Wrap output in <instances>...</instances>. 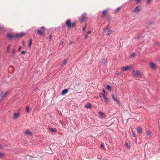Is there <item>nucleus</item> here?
I'll use <instances>...</instances> for the list:
<instances>
[{"label": "nucleus", "mask_w": 160, "mask_h": 160, "mask_svg": "<svg viewBox=\"0 0 160 160\" xmlns=\"http://www.w3.org/2000/svg\"><path fill=\"white\" fill-rule=\"evenodd\" d=\"M132 72L134 76L138 77L140 78L142 77L141 73L140 72L138 71L132 70Z\"/></svg>", "instance_id": "1"}, {"label": "nucleus", "mask_w": 160, "mask_h": 160, "mask_svg": "<svg viewBox=\"0 0 160 160\" xmlns=\"http://www.w3.org/2000/svg\"><path fill=\"white\" fill-rule=\"evenodd\" d=\"M41 29L42 30H37V32L38 34L42 35H44V32L45 31V27L44 26H42L41 27Z\"/></svg>", "instance_id": "2"}, {"label": "nucleus", "mask_w": 160, "mask_h": 160, "mask_svg": "<svg viewBox=\"0 0 160 160\" xmlns=\"http://www.w3.org/2000/svg\"><path fill=\"white\" fill-rule=\"evenodd\" d=\"M132 67L131 66H126L123 67L121 68V70L122 71H125L128 70L132 68Z\"/></svg>", "instance_id": "3"}, {"label": "nucleus", "mask_w": 160, "mask_h": 160, "mask_svg": "<svg viewBox=\"0 0 160 160\" xmlns=\"http://www.w3.org/2000/svg\"><path fill=\"white\" fill-rule=\"evenodd\" d=\"M65 24L67 26L69 29L71 28L72 27V23L71 21L70 20H67Z\"/></svg>", "instance_id": "4"}, {"label": "nucleus", "mask_w": 160, "mask_h": 160, "mask_svg": "<svg viewBox=\"0 0 160 160\" xmlns=\"http://www.w3.org/2000/svg\"><path fill=\"white\" fill-rule=\"evenodd\" d=\"M140 11V8L138 6H137L133 10V12L136 13L138 14Z\"/></svg>", "instance_id": "5"}, {"label": "nucleus", "mask_w": 160, "mask_h": 160, "mask_svg": "<svg viewBox=\"0 0 160 160\" xmlns=\"http://www.w3.org/2000/svg\"><path fill=\"white\" fill-rule=\"evenodd\" d=\"M100 97L101 98H103L105 100L107 101H108V98L106 97V96L103 94L102 93H100L99 94Z\"/></svg>", "instance_id": "6"}, {"label": "nucleus", "mask_w": 160, "mask_h": 160, "mask_svg": "<svg viewBox=\"0 0 160 160\" xmlns=\"http://www.w3.org/2000/svg\"><path fill=\"white\" fill-rule=\"evenodd\" d=\"M150 68L152 69H154L156 68V64L152 62H150Z\"/></svg>", "instance_id": "7"}, {"label": "nucleus", "mask_w": 160, "mask_h": 160, "mask_svg": "<svg viewBox=\"0 0 160 160\" xmlns=\"http://www.w3.org/2000/svg\"><path fill=\"white\" fill-rule=\"evenodd\" d=\"M24 133L26 135H29L30 136H32L33 135V133L31 132L29 130H27L25 131L24 132Z\"/></svg>", "instance_id": "8"}, {"label": "nucleus", "mask_w": 160, "mask_h": 160, "mask_svg": "<svg viewBox=\"0 0 160 160\" xmlns=\"http://www.w3.org/2000/svg\"><path fill=\"white\" fill-rule=\"evenodd\" d=\"M24 35V34L23 33H20L19 34H16L14 37V38H18L22 36H23Z\"/></svg>", "instance_id": "9"}, {"label": "nucleus", "mask_w": 160, "mask_h": 160, "mask_svg": "<svg viewBox=\"0 0 160 160\" xmlns=\"http://www.w3.org/2000/svg\"><path fill=\"white\" fill-rule=\"evenodd\" d=\"M7 38L11 40L12 38H14V37L11 33H8L7 35Z\"/></svg>", "instance_id": "10"}, {"label": "nucleus", "mask_w": 160, "mask_h": 160, "mask_svg": "<svg viewBox=\"0 0 160 160\" xmlns=\"http://www.w3.org/2000/svg\"><path fill=\"white\" fill-rule=\"evenodd\" d=\"M112 97L115 101L117 102L118 104H120V101L118 100L117 98L115 97V95L114 94H112Z\"/></svg>", "instance_id": "11"}, {"label": "nucleus", "mask_w": 160, "mask_h": 160, "mask_svg": "<svg viewBox=\"0 0 160 160\" xmlns=\"http://www.w3.org/2000/svg\"><path fill=\"white\" fill-rule=\"evenodd\" d=\"M86 14H82L81 16V20L82 21H84L86 18Z\"/></svg>", "instance_id": "12"}, {"label": "nucleus", "mask_w": 160, "mask_h": 160, "mask_svg": "<svg viewBox=\"0 0 160 160\" xmlns=\"http://www.w3.org/2000/svg\"><path fill=\"white\" fill-rule=\"evenodd\" d=\"M5 158V154L3 152H0V159H3Z\"/></svg>", "instance_id": "13"}, {"label": "nucleus", "mask_w": 160, "mask_h": 160, "mask_svg": "<svg viewBox=\"0 0 160 160\" xmlns=\"http://www.w3.org/2000/svg\"><path fill=\"white\" fill-rule=\"evenodd\" d=\"M68 92V89H65L62 91L61 94L62 95H65Z\"/></svg>", "instance_id": "14"}, {"label": "nucleus", "mask_w": 160, "mask_h": 160, "mask_svg": "<svg viewBox=\"0 0 160 160\" xmlns=\"http://www.w3.org/2000/svg\"><path fill=\"white\" fill-rule=\"evenodd\" d=\"M19 115L18 112H16L14 114V117L15 119L19 117Z\"/></svg>", "instance_id": "15"}, {"label": "nucleus", "mask_w": 160, "mask_h": 160, "mask_svg": "<svg viewBox=\"0 0 160 160\" xmlns=\"http://www.w3.org/2000/svg\"><path fill=\"white\" fill-rule=\"evenodd\" d=\"M102 63L103 64L107 63V59L105 58H103L102 60Z\"/></svg>", "instance_id": "16"}, {"label": "nucleus", "mask_w": 160, "mask_h": 160, "mask_svg": "<svg viewBox=\"0 0 160 160\" xmlns=\"http://www.w3.org/2000/svg\"><path fill=\"white\" fill-rule=\"evenodd\" d=\"M91 107V105L90 103L88 102L86 105L85 106V108H90Z\"/></svg>", "instance_id": "17"}, {"label": "nucleus", "mask_w": 160, "mask_h": 160, "mask_svg": "<svg viewBox=\"0 0 160 160\" xmlns=\"http://www.w3.org/2000/svg\"><path fill=\"white\" fill-rule=\"evenodd\" d=\"M113 32V31L112 30H109L108 31L107 33L106 34V35L107 36H108L110 35L111 34H112Z\"/></svg>", "instance_id": "18"}, {"label": "nucleus", "mask_w": 160, "mask_h": 160, "mask_svg": "<svg viewBox=\"0 0 160 160\" xmlns=\"http://www.w3.org/2000/svg\"><path fill=\"white\" fill-rule=\"evenodd\" d=\"M137 131L138 133L140 134L142 132V129L141 127H138L137 129Z\"/></svg>", "instance_id": "19"}, {"label": "nucleus", "mask_w": 160, "mask_h": 160, "mask_svg": "<svg viewBox=\"0 0 160 160\" xmlns=\"http://www.w3.org/2000/svg\"><path fill=\"white\" fill-rule=\"evenodd\" d=\"M110 29L109 25H108L106 27L103 29V31L105 32V31L109 30Z\"/></svg>", "instance_id": "20"}, {"label": "nucleus", "mask_w": 160, "mask_h": 160, "mask_svg": "<svg viewBox=\"0 0 160 160\" xmlns=\"http://www.w3.org/2000/svg\"><path fill=\"white\" fill-rule=\"evenodd\" d=\"M99 113L100 114V118H102L105 117V114L101 112H99Z\"/></svg>", "instance_id": "21"}, {"label": "nucleus", "mask_w": 160, "mask_h": 160, "mask_svg": "<svg viewBox=\"0 0 160 160\" xmlns=\"http://www.w3.org/2000/svg\"><path fill=\"white\" fill-rule=\"evenodd\" d=\"M68 62V60L66 59H65L63 60V62L61 64L62 66H64Z\"/></svg>", "instance_id": "22"}, {"label": "nucleus", "mask_w": 160, "mask_h": 160, "mask_svg": "<svg viewBox=\"0 0 160 160\" xmlns=\"http://www.w3.org/2000/svg\"><path fill=\"white\" fill-rule=\"evenodd\" d=\"M49 130L52 132H56V129L52 128H49Z\"/></svg>", "instance_id": "23"}, {"label": "nucleus", "mask_w": 160, "mask_h": 160, "mask_svg": "<svg viewBox=\"0 0 160 160\" xmlns=\"http://www.w3.org/2000/svg\"><path fill=\"white\" fill-rule=\"evenodd\" d=\"M107 10H105L102 12V14L103 17L105 16L106 14L107 13Z\"/></svg>", "instance_id": "24"}, {"label": "nucleus", "mask_w": 160, "mask_h": 160, "mask_svg": "<svg viewBox=\"0 0 160 160\" xmlns=\"http://www.w3.org/2000/svg\"><path fill=\"white\" fill-rule=\"evenodd\" d=\"M0 31H5V29L3 27H2L1 26H0Z\"/></svg>", "instance_id": "25"}, {"label": "nucleus", "mask_w": 160, "mask_h": 160, "mask_svg": "<svg viewBox=\"0 0 160 160\" xmlns=\"http://www.w3.org/2000/svg\"><path fill=\"white\" fill-rule=\"evenodd\" d=\"M76 21H75L74 22H72V27H74L75 26L76 24Z\"/></svg>", "instance_id": "26"}, {"label": "nucleus", "mask_w": 160, "mask_h": 160, "mask_svg": "<svg viewBox=\"0 0 160 160\" xmlns=\"http://www.w3.org/2000/svg\"><path fill=\"white\" fill-rule=\"evenodd\" d=\"M106 88L108 90L110 91L111 90V87L109 85H106Z\"/></svg>", "instance_id": "27"}, {"label": "nucleus", "mask_w": 160, "mask_h": 160, "mask_svg": "<svg viewBox=\"0 0 160 160\" xmlns=\"http://www.w3.org/2000/svg\"><path fill=\"white\" fill-rule=\"evenodd\" d=\"M8 93V91L6 92V93L4 94V95L2 97V98H3L7 96Z\"/></svg>", "instance_id": "28"}, {"label": "nucleus", "mask_w": 160, "mask_h": 160, "mask_svg": "<svg viewBox=\"0 0 160 160\" xmlns=\"http://www.w3.org/2000/svg\"><path fill=\"white\" fill-rule=\"evenodd\" d=\"M26 111L27 112H30V108H29L28 106H26Z\"/></svg>", "instance_id": "29"}, {"label": "nucleus", "mask_w": 160, "mask_h": 160, "mask_svg": "<svg viewBox=\"0 0 160 160\" xmlns=\"http://www.w3.org/2000/svg\"><path fill=\"white\" fill-rule=\"evenodd\" d=\"M125 145L128 148H130V146L128 142L125 143Z\"/></svg>", "instance_id": "30"}, {"label": "nucleus", "mask_w": 160, "mask_h": 160, "mask_svg": "<svg viewBox=\"0 0 160 160\" xmlns=\"http://www.w3.org/2000/svg\"><path fill=\"white\" fill-rule=\"evenodd\" d=\"M120 9V7H118V8L115 10V12L116 13H118V11H119V10Z\"/></svg>", "instance_id": "31"}, {"label": "nucleus", "mask_w": 160, "mask_h": 160, "mask_svg": "<svg viewBox=\"0 0 160 160\" xmlns=\"http://www.w3.org/2000/svg\"><path fill=\"white\" fill-rule=\"evenodd\" d=\"M10 47V45H8L7 49V52H9V51Z\"/></svg>", "instance_id": "32"}, {"label": "nucleus", "mask_w": 160, "mask_h": 160, "mask_svg": "<svg viewBox=\"0 0 160 160\" xmlns=\"http://www.w3.org/2000/svg\"><path fill=\"white\" fill-rule=\"evenodd\" d=\"M132 136L133 137H135V134L133 130H132Z\"/></svg>", "instance_id": "33"}, {"label": "nucleus", "mask_w": 160, "mask_h": 160, "mask_svg": "<svg viewBox=\"0 0 160 160\" xmlns=\"http://www.w3.org/2000/svg\"><path fill=\"white\" fill-rule=\"evenodd\" d=\"M32 39H30V41H29V47H30L31 46V44H32Z\"/></svg>", "instance_id": "34"}, {"label": "nucleus", "mask_w": 160, "mask_h": 160, "mask_svg": "<svg viewBox=\"0 0 160 160\" xmlns=\"http://www.w3.org/2000/svg\"><path fill=\"white\" fill-rule=\"evenodd\" d=\"M15 54V49H13L12 51V55H14Z\"/></svg>", "instance_id": "35"}, {"label": "nucleus", "mask_w": 160, "mask_h": 160, "mask_svg": "<svg viewBox=\"0 0 160 160\" xmlns=\"http://www.w3.org/2000/svg\"><path fill=\"white\" fill-rule=\"evenodd\" d=\"M131 58H133V57H134L135 56V54H134V53H132L131 54Z\"/></svg>", "instance_id": "36"}, {"label": "nucleus", "mask_w": 160, "mask_h": 160, "mask_svg": "<svg viewBox=\"0 0 160 160\" xmlns=\"http://www.w3.org/2000/svg\"><path fill=\"white\" fill-rule=\"evenodd\" d=\"M147 134L148 135H150V134H151V133H150V132L149 131H148L147 132Z\"/></svg>", "instance_id": "37"}, {"label": "nucleus", "mask_w": 160, "mask_h": 160, "mask_svg": "<svg viewBox=\"0 0 160 160\" xmlns=\"http://www.w3.org/2000/svg\"><path fill=\"white\" fill-rule=\"evenodd\" d=\"M137 2V3H139L141 1V0H136Z\"/></svg>", "instance_id": "38"}, {"label": "nucleus", "mask_w": 160, "mask_h": 160, "mask_svg": "<svg viewBox=\"0 0 160 160\" xmlns=\"http://www.w3.org/2000/svg\"><path fill=\"white\" fill-rule=\"evenodd\" d=\"M52 37L51 35H50L49 36V39L51 40L52 39Z\"/></svg>", "instance_id": "39"}, {"label": "nucleus", "mask_w": 160, "mask_h": 160, "mask_svg": "<svg viewBox=\"0 0 160 160\" xmlns=\"http://www.w3.org/2000/svg\"><path fill=\"white\" fill-rule=\"evenodd\" d=\"M86 26H87V25H85V26L83 28V31H85L86 28Z\"/></svg>", "instance_id": "40"}, {"label": "nucleus", "mask_w": 160, "mask_h": 160, "mask_svg": "<svg viewBox=\"0 0 160 160\" xmlns=\"http://www.w3.org/2000/svg\"><path fill=\"white\" fill-rule=\"evenodd\" d=\"M25 53V51H23L21 52V53L22 54H23Z\"/></svg>", "instance_id": "41"}, {"label": "nucleus", "mask_w": 160, "mask_h": 160, "mask_svg": "<svg viewBox=\"0 0 160 160\" xmlns=\"http://www.w3.org/2000/svg\"><path fill=\"white\" fill-rule=\"evenodd\" d=\"M91 31L89 30V31L87 33V34H89L90 33H91Z\"/></svg>", "instance_id": "42"}, {"label": "nucleus", "mask_w": 160, "mask_h": 160, "mask_svg": "<svg viewBox=\"0 0 160 160\" xmlns=\"http://www.w3.org/2000/svg\"><path fill=\"white\" fill-rule=\"evenodd\" d=\"M21 48H22L21 46H20V47H19V48H18V50H19V51H20L21 50Z\"/></svg>", "instance_id": "43"}, {"label": "nucleus", "mask_w": 160, "mask_h": 160, "mask_svg": "<svg viewBox=\"0 0 160 160\" xmlns=\"http://www.w3.org/2000/svg\"><path fill=\"white\" fill-rule=\"evenodd\" d=\"M152 0H148V2L149 3Z\"/></svg>", "instance_id": "44"}, {"label": "nucleus", "mask_w": 160, "mask_h": 160, "mask_svg": "<svg viewBox=\"0 0 160 160\" xmlns=\"http://www.w3.org/2000/svg\"><path fill=\"white\" fill-rule=\"evenodd\" d=\"M104 146V145H103V143H102L101 144V147L102 148H103Z\"/></svg>", "instance_id": "45"}, {"label": "nucleus", "mask_w": 160, "mask_h": 160, "mask_svg": "<svg viewBox=\"0 0 160 160\" xmlns=\"http://www.w3.org/2000/svg\"><path fill=\"white\" fill-rule=\"evenodd\" d=\"M88 34H87V35H85V38H87V37H88Z\"/></svg>", "instance_id": "46"}, {"label": "nucleus", "mask_w": 160, "mask_h": 160, "mask_svg": "<svg viewBox=\"0 0 160 160\" xmlns=\"http://www.w3.org/2000/svg\"><path fill=\"white\" fill-rule=\"evenodd\" d=\"M9 68H12V70H13V67H12L11 66V67H10Z\"/></svg>", "instance_id": "47"}, {"label": "nucleus", "mask_w": 160, "mask_h": 160, "mask_svg": "<svg viewBox=\"0 0 160 160\" xmlns=\"http://www.w3.org/2000/svg\"><path fill=\"white\" fill-rule=\"evenodd\" d=\"M24 43H25V42H24V41H23V44L24 45Z\"/></svg>", "instance_id": "48"}, {"label": "nucleus", "mask_w": 160, "mask_h": 160, "mask_svg": "<svg viewBox=\"0 0 160 160\" xmlns=\"http://www.w3.org/2000/svg\"><path fill=\"white\" fill-rule=\"evenodd\" d=\"M2 148V146L0 145V148Z\"/></svg>", "instance_id": "49"}, {"label": "nucleus", "mask_w": 160, "mask_h": 160, "mask_svg": "<svg viewBox=\"0 0 160 160\" xmlns=\"http://www.w3.org/2000/svg\"><path fill=\"white\" fill-rule=\"evenodd\" d=\"M103 91L104 92H105V90L104 89H103Z\"/></svg>", "instance_id": "50"}]
</instances>
